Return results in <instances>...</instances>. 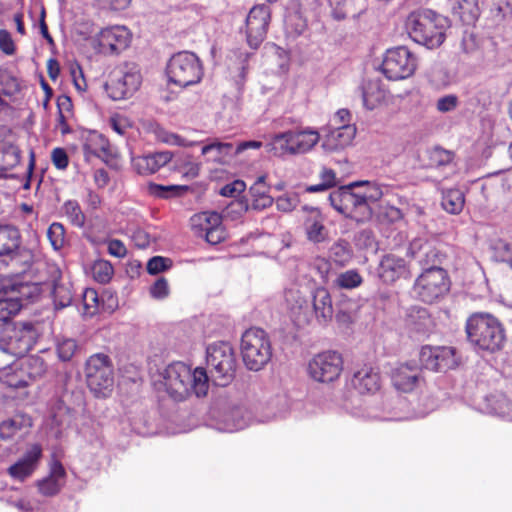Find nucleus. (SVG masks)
Returning <instances> with one entry per match:
<instances>
[{
  "instance_id": "obj_1",
  "label": "nucleus",
  "mask_w": 512,
  "mask_h": 512,
  "mask_svg": "<svg viewBox=\"0 0 512 512\" xmlns=\"http://www.w3.org/2000/svg\"><path fill=\"white\" fill-rule=\"evenodd\" d=\"M163 384L171 398L183 401L192 394L198 398L205 396L209 388V377L202 367L192 370L183 362H174L164 370Z\"/></svg>"
},
{
  "instance_id": "obj_2",
  "label": "nucleus",
  "mask_w": 512,
  "mask_h": 512,
  "mask_svg": "<svg viewBox=\"0 0 512 512\" xmlns=\"http://www.w3.org/2000/svg\"><path fill=\"white\" fill-rule=\"evenodd\" d=\"M448 26V18L430 9L413 11L405 21L410 38L429 49L437 48L444 42Z\"/></svg>"
},
{
  "instance_id": "obj_3",
  "label": "nucleus",
  "mask_w": 512,
  "mask_h": 512,
  "mask_svg": "<svg viewBox=\"0 0 512 512\" xmlns=\"http://www.w3.org/2000/svg\"><path fill=\"white\" fill-rule=\"evenodd\" d=\"M468 342L476 349L487 352L500 350L506 340L501 322L488 313H474L466 321Z\"/></svg>"
},
{
  "instance_id": "obj_4",
  "label": "nucleus",
  "mask_w": 512,
  "mask_h": 512,
  "mask_svg": "<svg viewBox=\"0 0 512 512\" xmlns=\"http://www.w3.org/2000/svg\"><path fill=\"white\" fill-rule=\"evenodd\" d=\"M320 140L319 132L311 127L288 130L270 136L266 151L276 157L309 152Z\"/></svg>"
},
{
  "instance_id": "obj_5",
  "label": "nucleus",
  "mask_w": 512,
  "mask_h": 512,
  "mask_svg": "<svg viewBox=\"0 0 512 512\" xmlns=\"http://www.w3.org/2000/svg\"><path fill=\"white\" fill-rule=\"evenodd\" d=\"M206 363L209 381L217 386L228 385L235 376L237 360L233 347L225 341H218L206 348Z\"/></svg>"
},
{
  "instance_id": "obj_6",
  "label": "nucleus",
  "mask_w": 512,
  "mask_h": 512,
  "mask_svg": "<svg viewBox=\"0 0 512 512\" xmlns=\"http://www.w3.org/2000/svg\"><path fill=\"white\" fill-rule=\"evenodd\" d=\"M38 337L39 332L31 322L9 323L0 331V350L23 357L33 348Z\"/></svg>"
},
{
  "instance_id": "obj_7",
  "label": "nucleus",
  "mask_w": 512,
  "mask_h": 512,
  "mask_svg": "<svg viewBox=\"0 0 512 512\" xmlns=\"http://www.w3.org/2000/svg\"><path fill=\"white\" fill-rule=\"evenodd\" d=\"M203 66L199 57L189 51L174 54L166 66L169 83L186 88L198 84L203 77Z\"/></svg>"
},
{
  "instance_id": "obj_8",
  "label": "nucleus",
  "mask_w": 512,
  "mask_h": 512,
  "mask_svg": "<svg viewBox=\"0 0 512 512\" xmlns=\"http://www.w3.org/2000/svg\"><path fill=\"white\" fill-rule=\"evenodd\" d=\"M241 354L249 370L262 369L272 356L271 343L266 332L260 328L246 330L241 338Z\"/></svg>"
},
{
  "instance_id": "obj_9",
  "label": "nucleus",
  "mask_w": 512,
  "mask_h": 512,
  "mask_svg": "<svg viewBox=\"0 0 512 512\" xmlns=\"http://www.w3.org/2000/svg\"><path fill=\"white\" fill-rule=\"evenodd\" d=\"M359 183H351L329 194L328 200L331 206L339 213L357 222L370 219L372 212L368 203L364 201L361 193H356L353 188Z\"/></svg>"
},
{
  "instance_id": "obj_10",
  "label": "nucleus",
  "mask_w": 512,
  "mask_h": 512,
  "mask_svg": "<svg viewBox=\"0 0 512 512\" xmlns=\"http://www.w3.org/2000/svg\"><path fill=\"white\" fill-rule=\"evenodd\" d=\"M86 382L97 397H106L114 384L113 369L110 358L105 354H94L85 365Z\"/></svg>"
},
{
  "instance_id": "obj_11",
  "label": "nucleus",
  "mask_w": 512,
  "mask_h": 512,
  "mask_svg": "<svg viewBox=\"0 0 512 512\" xmlns=\"http://www.w3.org/2000/svg\"><path fill=\"white\" fill-rule=\"evenodd\" d=\"M142 77L134 63H125L117 67L105 84L108 96L114 100H124L132 97L140 88Z\"/></svg>"
},
{
  "instance_id": "obj_12",
  "label": "nucleus",
  "mask_w": 512,
  "mask_h": 512,
  "mask_svg": "<svg viewBox=\"0 0 512 512\" xmlns=\"http://www.w3.org/2000/svg\"><path fill=\"white\" fill-rule=\"evenodd\" d=\"M449 291L447 273L440 267L425 268L416 279L413 292L415 296L425 303H434Z\"/></svg>"
},
{
  "instance_id": "obj_13",
  "label": "nucleus",
  "mask_w": 512,
  "mask_h": 512,
  "mask_svg": "<svg viewBox=\"0 0 512 512\" xmlns=\"http://www.w3.org/2000/svg\"><path fill=\"white\" fill-rule=\"evenodd\" d=\"M416 67V57L400 46L386 51L380 69L388 80L397 81L412 76Z\"/></svg>"
},
{
  "instance_id": "obj_14",
  "label": "nucleus",
  "mask_w": 512,
  "mask_h": 512,
  "mask_svg": "<svg viewBox=\"0 0 512 512\" xmlns=\"http://www.w3.org/2000/svg\"><path fill=\"white\" fill-rule=\"evenodd\" d=\"M343 369L342 356L336 351H325L315 355L308 363L310 377L322 383L336 380Z\"/></svg>"
},
{
  "instance_id": "obj_15",
  "label": "nucleus",
  "mask_w": 512,
  "mask_h": 512,
  "mask_svg": "<svg viewBox=\"0 0 512 512\" xmlns=\"http://www.w3.org/2000/svg\"><path fill=\"white\" fill-rule=\"evenodd\" d=\"M271 19L269 5L260 4L250 9L245 22L246 42L251 49H258L268 31Z\"/></svg>"
},
{
  "instance_id": "obj_16",
  "label": "nucleus",
  "mask_w": 512,
  "mask_h": 512,
  "mask_svg": "<svg viewBox=\"0 0 512 512\" xmlns=\"http://www.w3.org/2000/svg\"><path fill=\"white\" fill-rule=\"evenodd\" d=\"M129 42V30L119 25L103 28L91 39L93 48L102 54L119 53L128 47Z\"/></svg>"
},
{
  "instance_id": "obj_17",
  "label": "nucleus",
  "mask_w": 512,
  "mask_h": 512,
  "mask_svg": "<svg viewBox=\"0 0 512 512\" xmlns=\"http://www.w3.org/2000/svg\"><path fill=\"white\" fill-rule=\"evenodd\" d=\"M419 360L423 368L436 372L453 369L459 364L455 348L448 346H423Z\"/></svg>"
},
{
  "instance_id": "obj_18",
  "label": "nucleus",
  "mask_w": 512,
  "mask_h": 512,
  "mask_svg": "<svg viewBox=\"0 0 512 512\" xmlns=\"http://www.w3.org/2000/svg\"><path fill=\"white\" fill-rule=\"evenodd\" d=\"M263 146L261 141L250 140L239 142L236 145L229 142L214 141L202 147V154L207 156L210 161L226 163L227 157H234L244 153L249 149L258 150Z\"/></svg>"
},
{
  "instance_id": "obj_19",
  "label": "nucleus",
  "mask_w": 512,
  "mask_h": 512,
  "mask_svg": "<svg viewBox=\"0 0 512 512\" xmlns=\"http://www.w3.org/2000/svg\"><path fill=\"white\" fill-rule=\"evenodd\" d=\"M42 456V447L39 444H33L7 468V475L14 481L24 482L38 469Z\"/></svg>"
},
{
  "instance_id": "obj_20",
  "label": "nucleus",
  "mask_w": 512,
  "mask_h": 512,
  "mask_svg": "<svg viewBox=\"0 0 512 512\" xmlns=\"http://www.w3.org/2000/svg\"><path fill=\"white\" fill-rule=\"evenodd\" d=\"M284 299L295 324L298 326L309 324V301L305 293L298 286L293 285L285 290Z\"/></svg>"
},
{
  "instance_id": "obj_21",
  "label": "nucleus",
  "mask_w": 512,
  "mask_h": 512,
  "mask_svg": "<svg viewBox=\"0 0 512 512\" xmlns=\"http://www.w3.org/2000/svg\"><path fill=\"white\" fill-rule=\"evenodd\" d=\"M308 311L310 312L309 323L313 318L320 325H326L332 320L334 314L333 302L326 288L319 287L313 291Z\"/></svg>"
},
{
  "instance_id": "obj_22",
  "label": "nucleus",
  "mask_w": 512,
  "mask_h": 512,
  "mask_svg": "<svg viewBox=\"0 0 512 512\" xmlns=\"http://www.w3.org/2000/svg\"><path fill=\"white\" fill-rule=\"evenodd\" d=\"M422 370L416 363H403L392 372V382L395 388L402 392L413 391L422 380Z\"/></svg>"
},
{
  "instance_id": "obj_23",
  "label": "nucleus",
  "mask_w": 512,
  "mask_h": 512,
  "mask_svg": "<svg viewBox=\"0 0 512 512\" xmlns=\"http://www.w3.org/2000/svg\"><path fill=\"white\" fill-rule=\"evenodd\" d=\"M173 157L174 153L171 151H158L133 157L132 165L138 174L150 175L171 162Z\"/></svg>"
},
{
  "instance_id": "obj_24",
  "label": "nucleus",
  "mask_w": 512,
  "mask_h": 512,
  "mask_svg": "<svg viewBox=\"0 0 512 512\" xmlns=\"http://www.w3.org/2000/svg\"><path fill=\"white\" fill-rule=\"evenodd\" d=\"M377 273L383 282L393 283L400 278L408 277L409 268L403 258L387 254L382 257Z\"/></svg>"
},
{
  "instance_id": "obj_25",
  "label": "nucleus",
  "mask_w": 512,
  "mask_h": 512,
  "mask_svg": "<svg viewBox=\"0 0 512 512\" xmlns=\"http://www.w3.org/2000/svg\"><path fill=\"white\" fill-rule=\"evenodd\" d=\"M356 135L354 125L331 127L323 137L322 147L328 151H337L349 146Z\"/></svg>"
},
{
  "instance_id": "obj_26",
  "label": "nucleus",
  "mask_w": 512,
  "mask_h": 512,
  "mask_svg": "<svg viewBox=\"0 0 512 512\" xmlns=\"http://www.w3.org/2000/svg\"><path fill=\"white\" fill-rule=\"evenodd\" d=\"M305 234L315 244L327 240L329 230L325 226V217L317 208H311L303 223Z\"/></svg>"
},
{
  "instance_id": "obj_27",
  "label": "nucleus",
  "mask_w": 512,
  "mask_h": 512,
  "mask_svg": "<svg viewBox=\"0 0 512 512\" xmlns=\"http://www.w3.org/2000/svg\"><path fill=\"white\" fill-rule=\"evenodd\" d=\"M360 90L363 106L367 110L377 108L388 96L387 89L379 79H368L363 81Z\"/></svg>"
},
{
  "instance_id": "obj_28",
  "label": "nucleus",
  "mask_w": 512,
  "mask_h": 512,
  "mask_svg": "<svg viewBox=\"0 0 512 512\" xmlns=\"http://www.w3.org/2000/svg\"><path fill=\"white\" fill-rule=\"evenodd\" d=\"M19 247V230L12 225H0V257H7L12 263L18 262Z\"/></svg>"
},
{
  "instance_id": "obj_29",
  "label": "nucleus",
  "mask_w": 512,
  "mask_h": 512,
  "mask_svg": "<svg viewBox=\"0 0 512 512\" xmlns=\"http://www.w3.org/2000/svg\"><path fill=\"white\" fill-rule=\"evenodd\" d=\"M65 476L63 465L59 461H54L51 464L49 475L37 482L39 492L47 497L56 495L64 485Z\"/></svg>"
},
{
  "instance_id": "obj_30",
  "label": "nucleus",
  "mask_w": 512,
  "mask_h": 512,
  "mask_svg": "<svg viewBox=\"0 0 512 512\" xmlns=\"http://www.w3.org/2000/svg\"><path fill=\"white\" fill-rule=\"evenodd\" d=\"M405 325L411 332L425 335L432 330L433 320L427 309L413 306L407 311Z\"/></svg>"
},
{
  "instance_id": "obj_31",
  "label": "nucleus",
  "mask_w": 512,
  "mask_h": 512,
  "mask_svg": "<svg viewBox=\"0 0 512 512\" xmlns=\"http://www.w3.org/2000/svg\"><path fill=\"white\" fill-rule=\"evenodd\" d=\"M32 426V419L25 414H15L0 422V439L11 440L18 434H25Z\"/></svg>"
},
{
  "instance_id": "obj_32",
  "label": "nucleus",
  "mask_w": 512,
  "mask_h": 512,
  "mask_svg": "<svg viewBox=\"0 0 512 512\" xmlns=\"http://www.w3.org/2000/svg\"><path fill=\"white\" fill-rule=\"evenodd\" d=\"M351 383L361 394L374 393L380 387V376L373 368L365 366L354 373Z\"/></svg>"
},
{
  "instance_id": "obj_33",
  "label": "nucleus",
  "mask_w": 512,
  "mask_h": 512,
  "mask_svg": "<svg viewBox=\"0 0 512 512\" xmlns=\"http://www.w3.org/2000/svg\"><path fill=\"white\" fill-rule=\"evenodd\" d=\"M452 12L464 24L474 23L479 16V7L477 0H454L452 3Z\"/></svg>"
},
{
  "instance_id": "obj_34",
  "label": "nucleus",
  "mask_w": 512,
  "mask_h": 512,
  "mask_svg": "<svg viewBox=\"0 0 512 512\" xmlns=\"http://www.w3.org/2000/svg\"><path fill=\"white\" fill-rule=\"evenodd\" d=\"M108 141L102 135L94 133L83 144V153L86 161L92 158H102L108 154Z\"/></svg>"
},
{
  "instance_id": "obj_35",
  "label": "nucleus",
  "mask_w": 512,
  "mask_h": 512,
  "mask_svg": "<svg viewBox=\"0 0 512 512\" xmlns=\"http://www.w3.org/2000/svg\"><path fill=\"white\" fill-rule=\"evenodd\" d=\"M191 221L195 233L202 236L204 232L222 224V217L218 212L207 211L194 215Z\"/></svg>"
},
{
  "instance_id": "obj_36",
  "label": "nucleus",
  "mask_w": 512,
  "mask_h": 512,
  "mask_svg": "<svg viewBox=\"0 0 512 512\" xmlns=\"http://www.w3.org/2000/svg\"><path fill=\"white\" fill-rule=\"evenodd\" d=\"M481 409L491 415L505 416L512 409V403L503 394H493L485 397Z\"/></svg>"
},
{
  "instance_id": "obj_37",
  "label": "nucleus",
  "mask_w": 512,
  "mask_h": 512,
  "mask_svg": "<svg viewBox=\"0 0 512 512\" xmlns=\"http://www.w3.org/2000/svg\"><path fill=\"white\" fill-rule=\"evenodd\" d=\"M147 130L159 142L180 147L190 145V143L184 138H182L180 135L167 131L156 122L149 123L147 126Z\"/></svg>"
},
{
  "instance_id": "obj_38",
  "label": "nucleus",
  "mask_w": 512,
  "mask_h": 512,
  "mask_svg": "<svg viewBox=\"0 0 512 512\" xmlns=\"http://www.w3.org/2000/svg\"><path fill=\"white\" fill-rule=\"evenodd\" d=\"M442 208L450 214H458L464 206V194L459 189H449L443 192Z\"/></svg>"
},
{
  "instance_id": "obj_39",
  "label": "nucleus",
  "mask_w": 512,
  "mask_h": 512,
  "mask_svg": "<svg viewBox=\"0 0 512 512\" xmlns=\"http://www.w3.org/2000/svg\"><path fill=\"white\" fill-rule=\"evenodd\" d=\"M249 422L250 414L242 408H236L225 416V427L223 430L226 432L242 430L249 425Z\"/></svg>"
},
{
  "instance_id": "obj_40",
  "label": "nucleus",
  "mask_w": 512,
  "mask_h": 512,
  "mask_svg": "<svg viewBox=\"0 0 512 512\" xmlns=\"http://www.w3.org/2000/svg\"><path fill=\"white\" fill-rule=\"evenodd\" d=\"M1 382L10 388H22L29 385V381L20 369V365L4 369L0 375Z\"/></svg>"
},
{
  "instance_id": "obj_41",
  "label": "nucleus",
  "mask_w": 512,
  "mask_h": 512,
  "mask_svg": "<svg viewBox=\"0 0 512 512\" xmlns=\"http://www.w3.org/2000/svg\"><path fill=\"white\" fill-rule=\"evenodd\" d=\"M466 102L473 108H485L491 103V92L485 86H475L467 90Z\"/></svg>"
},
{
  "instance_id": "obj_42",
  "label": "nucleus",
  "mask_w": 512,
  "mask_h": 512,
  "mask_svg": "<svg viewBox=\"0 0 512 512\" xmlns=\"http://www.w3.org/2000/svg\"><path fill=\"white\" fill-rule=\"evenodd\" d=\"M19 365L29 382L41 377L46 370L44 360L38 356L27 357Z\"/></svg>"
},
{
  "instance_id": "obj_43",
  "label": "nucleus",
  "mask_w": 512,
  "mask_h": 512,
  "mask_svg": "<svg viewBox=\"0 0 512 512\" xmlns=\"http://www.w3.org/2000/svg\"><path fill=\"white\" fill-rule=\"evenodd\" d=\"M22 308V303L18 298L10 297L0 299V327L9 324L10 319L16 315Z\"/></svg>"
},
{
  "instance_id": "obj_44",
  "label": "nucleus",
  "mask_w": 512,
  "mask_h": 512,
  "mask_svg": "<svg viewBox=\"0 0 512 512\" xmlns=\"http://www.w3.org/2000/svg\"><path fill=\"white\" fill-rule=\"evenodd\" d=\"M187 190L188 187L184 185H161L151 183L148 186V191L152 196L164 199L179 196Z\"/></svg>"
},
{
  "instance_id": "obj_45",
  "label": "nucleus",
  "mask_w": 512,
  "mask_h": 512,
  "mask_svg": "<svg viewBox=\"0 0 512 512\" xmlns=\"http://www.w3.org/2000/svg\"><path fill=\"white\" fill-rule=\"evenodd\" d=\"M91 273L95 281L100 284H106L111 280L114 268L109 261L99 259L93 263Z\"/></svg>"
},
{
  "instance_id": "obj_46",
  "label": "nucleus",
  "mask_w": 512,
  "mask_h": 512,
  "mask_svg": "<svg viewBox=\"0 0 512 512\" xmlns=\"http://www.w3.org/2000/svg\"><path fill=\"white\" fill-rule=\"evenodd\" d=\"M357 309L358 305L356 302L348 301L342 303L335 314L337 323L341 326H349L356 319Z\"/></svg>"
},
{
  "instance_id": "obj_47",
  "label": "nucleus",
  "mask_w": 512,
  "mask_h": 512,
  "mask_svg": "<svg viewBox=\"0 0 512 512\" xmlns=\"http://www.w3.org/2000/svg\"><path fill=\"white\" fill-rule=\"evenodd\" d=\"M63 211L72 225L79 228L84 226L86 217L76 200L66 201L63 205Z\"/></svg>"
},
{
  "instance_id": "obj_48",
  "label": "nucleus",
  "mask_w": 512,
  "mask_h": 512,
  "mask_svg": "<svg viewBox=\"0 0 512 512\" xmlns=\"http://www.w3.org/2000/svg\"><path fill=\"white\" fill-rule=\"evenodd\" d=\"M19 91V81L7 69L0 68V93L11 96Z\"/></svg>"
},
{
  "instance_id": "obj_49",
  "label": "nucleus",
  "mask_w": 512,
  "mask_h": 512,
  "mask_svg": "<svg viewBox=\"0 0 512 512\" xmlns=\"http://www.w3.org/2000/svg\"><path fill=\"white\" fill-rule=\"evenodd\" d=\"M430 167H440L448 165L452 159L453 154L449 150L441 147H433L427 151Z\"/></svg>"
},
{
  "instance_id": "obj_50",
  "label": "nucleus",
  "mask_w": 512,
  "mask_h": 512,
  "mask_svg": "<svg viewBox=\"0 0 512 512\" xmlns=\"http://www.w3.org/2000/svg\"><path fill=\"white\" fill-rule=\"evenodd\" d=\"M53 298L57 308H65L72 302V292L69 285L56 282L53 287Z\"/></svg>"
},
{
  "instance_id": "obj_51",
  "label": "nucleus",
  "mask_w": 512,
  "mask_h": 512,
  "mask_svg": "<svg viewBox=\"0 0 512 512\" xmlns=\"http://www.w3.org/2000/svg\"><path fill=\"white\" fill-rule=\"evenodd\" d=\"M351 256L349 244L344 240L337 241L330 248V257L338 264H346Z\"/></svg>"
},
{
  "instance_id": "obj_52",
  "label": "nucleus",
  "mask_w": 512,
  "mask_h": 512,
  "mask_svg": "<svg viewBox=\"0 0 512 512\" xmlns=\"http://www.w3.org/2000/svg\"><path fill=\"white\" fill-rule=\"evenodd\" d=\"M363 279L356 270H347L340 273L336 280V286L344 289H353L361 285Z\"/></svg>"
},
{
  "instance_id": "obj_53",
  "label": "nucleus",
  "mask_w": 512,
  "mask_h": 512,
  "mask_svg": "<svg viewBox=\"0 0 512 512\" xmlns=\"http://www.w3.org/2000/svg\"><path fill=\"white\" fill-rule=\"evenodd\" d=\"M47 237L54 250H60L65 244V228L59 222L52 223L47 230Z\"/></svg>"
},
{
  "instance_id": "obj_54",
  "label": "nucleus",
  "mask_w": 512,
  "mask_h": 512,
  "mask_svg": "<svg viewBox=\"0 0 512 512\" xmlns=\"http://www.w3.org/2000/svg\"><path fill=\"white\" fill-rule=\"evenodd\" d=\"M359 186H366V190L361 193V196L364 198V201L369 204V202H376L383 196L382 186L369 181H360L358 182Z\"/></svg>"
},
{
  "instance_id": "obj_55",
  "label": "nucleus",
  "mask_w": 512,
  "mask_h": 512,
  "mask_svg": "<svg viewBox=\"0 0 512 512\" xmlns=\"http://www.w3.org/2000/svg\"><path fill=\"white\" fill-rule=\"evenodd\" d=\"M77 344L74 339L65 338L58 342L57 353L62 361H69L75 354Z\"/></svg>"
},
{
  "instance_id": "obj_56",
  "label": "nucleus",
  "mask_w": 512,
  "mask_h": 512,
  "mask_svg": "<svg viewBox=\"0 0 512 512\" xmlns=\"http://www.w3.org/2000/svg\"><path fill=\"white\" fill-rule=\"evenodd\" d=\"M299 196L296 193H287L276 199V206L279 211L291 212L299 204Z\"/></svg>"
},
{
  "instance_id": "obj_57",
  "label": "nucleus",
  "mask_w": 512,
  "mask_h": 512,
  "mask_svg": "<svg viewBox=\"0 0 512 512\" xmlns=\"http://www.w3.org/2000/svg\"><path fill=\"white\" fill-rule=\"evenodd\" d=\"M171 265L172 261L169 258L154 256L147 263V271L149 274L156 275L167 270Z\"/></svg>"
},
{
  "instance_id": "obj_58",
  "label": "nucleus",
  "mask_w": 512,
  "mask_h": 512,
  "mask_svg": "<svg viewBox=\"0 0 512 512\" xmlns=\"http://www.w3.org/2000/svg\"><path fill=\"white\" fill-rule=\"evenodd\" d=\"M458 106V97L454 94L445 95L437 100L436 108L441 113L454 111Z\"/></svg>"
},
{
  "instance_id": "obj_59",
  "label": "nucleus",
  "mask_w": 512,
  "mask_h": 512,
  "mask_svg": "<svg viewBox=\"0 0 512 512\" xmlns=\"http://www.w3.org/2000/svg\"><path fill=\"white\" fill-rule=\"evenodd\" d=\"M437 256H438V253L435 250V248L432 247V245L426 246L425 250L422 253V255H419V257L417 259V262L423 268H425V267H427V268H429V267H437L435 265L436 264Z\"/></svg>"
},
{
  "instance_id": "obj_60",
  "label": "nucleus",
  "mask_w": 512,
  "mask_h": 512,
  "mask_svg": "<svg viewBox=\"0 0 512 512\" xmlns=\"http://www.w3.org/2000/svg\"><path fill=\"white\" fill-rule=\"evenodd\" d=\"M150 294L155 299H165L169 295L168 281L161 277L150 287Z\"/></svg>"
},
{
  "instance_id": "obj_61",
  "label": "nucleus",
  "mask_w": 512,
  "mask_h": 512,
  "mask_svg": "<svg viewBox=\"0 0 512 512\" xmlns=\"http://www.w3.org/2000/svg\"><path fill=\"white\" fill-rule=\"evenodd\" d=\"M98 304V296L95 290L87 289L83 294V305L85 313L93 315L96 312Z\"/></svg>"
},
{
  "instance_id": "obj_62",
  "label": "nucleus",
  "mask_w": 512,
  "mask_h": 512,
  "mask_svg": "<svg viewBox=\"0 0 512 512\" xmlns=\"http://www.w3.org/2000/svg\"><path fill=\"white\" fill-rule=\"evenodd\" d=\"M246 188V185L241 180H236L230 184H226L220 190V194L224 197H236L240 195Z\"/></svg>"
},
{
  "instance_id": "obj_63",
  "label": "nucleus",
  "mask_w": 512,
  "mask_h": 512,
  "mask_svg": "<svg viewBox=\"0 0 512 512\" xmlns=\"http://www.w3.org/2000/svg\"><path fill=\"white\" fill-rule=\"evenodd\" d=\"M201 237H204L208 243L216 245L225 239L226 232L222 224H219L214 229L204 232Z\"/></svg>"
},
{
  "instance_id": "obj_64",
  "label": "nucleus",
  "mask_w": 512,
  "mask_h": 512,
  "mask_svg": "<svg viewBox=\"0 0 512 512\" xmlns=\"http://www.w3.org/2000/svg\"><path fill=\"white\" fill-rule=\"evenodd\" d=\"M430 245L431 244L423 237L414 238L409 244L408 255L417 260L419 255H422L425 247Z\"/></svg>"
}]
</instances>
